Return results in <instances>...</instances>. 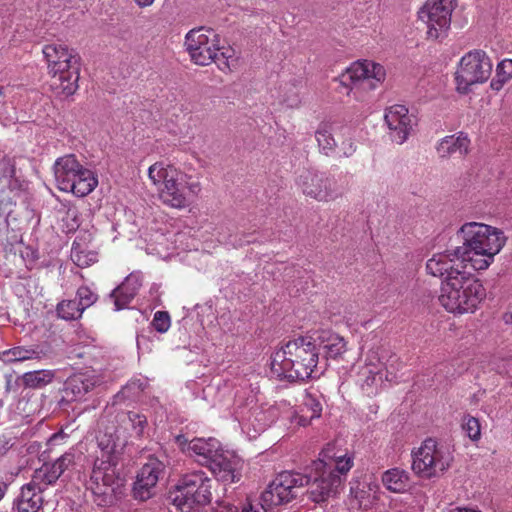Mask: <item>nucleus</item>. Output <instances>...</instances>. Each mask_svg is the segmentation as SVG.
<instances>
[{
	"label": "nucleus",
	"mask_w": 512,
	"mask_h": 512,
	"mask_svg": "<svg viewBox=\"0 0 512 512\" xmlns=\"http://www.w3.org/2000/svg\"><path fill=\"white\" fill-rule=\"evenodd\" d=\"M301 413L298 424L301 426H307L310 424L311 420L321 416L322 405L316 398L308 395L304 400Z\"/></svg>",
	"instance_id": "obj_38"
},
{
	"label": "nucleus",
	"mask_w": 512,
	"mask_h": 512,
	"mask_svg": "<svg viewBox=\"0 0 512 512\" xmlns=\"http://www.w3.org/2000/svg\"><path fill=\"white\" fill-rule=\"evenodd\" d=\"M384 487L393 493H404L410 488L409 473L400 468H391L382 474Z\"/></svg>",
	"instance_id": "obj_31"
},
{
	"label": "nucleus",
	"mask_w": 512,
	"mask_h": 512,
	"mask_svg": "<svg viewBox=\"0 0 512 512\" xmlns=\"http://www.w3.org/2000/svg\"><path fill=\"white\" fill-rule=\"evenodd\" d=\"M453 455L450 448L428 438L412 452V470L422 478L430 479L442 475L451 465Z\"/></svg>",
	"instance_id": "obj_10"
},
{
	"label": "nucleus",
	"mask_w": 512,
	"mask_h": 512,
	"mask_svg": "<svg viewBox=\"0 0 512 512\" xmlns=\"http://www.w3.org/2000/svg\"><path fill=\"white\" fill-rule=\"evenodd\" d=\"M75 299L86 310L97 301L98 295L90 287L83 285L77 289Z\"/></svg>",
	"instance_id": "obj_42"
},
{
	"label": "nucleus",
	"mask_w": 512,
	"mask_h": 512,
	"mask_svg": "<svg viewBox=\"0 0 512 512\" xmlns=\"http://www.w3.org/2000/svg\"><path fill=\"white\" fill-rule=\"evenodd\" d=\"M136 341H137L138 350L143 351V352L151 350L150 341H149L148 337L145 336L144 334H138Z\"/></svg>",
	"instance_id": "obj_52"
},
{
	"label": "nucleus",
	"mask_w": 512,
	"mask_h": 512,
	"mask_svg": "<svg viewBox=\"0 0 512 512\" xmlns=\"http://www.w3.org/2000/svg\"><path fill=\"white\" fill-rule=\"evenodd\" d=\"M462 429L472 441H477L481 437L480 422L473 416L467 415L463 418Z\"/></svg>",
	"instance_id": "obj_43"
},
{
	"label": "nucleus",
	"mask_w": 512,
	"mask_h": 512,
	"mask_svg": "<svg viewBox=\"0 0 512 512\" xmlns=\"http://www.w3.org/2000/svg\"><path fill=\"white\" fill-rule=\"evenodd\" d=\"M235 512H239L237 507ZM241 512H272V510L261 501L256 504L248 503L244 505Z\"/></svg>",
	"instance_id": "obj_50"
},
{
	"label": "nucleus",
	"mask_w": 512,
	"mask_h": 512,
	"mask_svg": "<svg viewBox=\"0 0 512 512\" xmlns=\"http://www.w3.org/2000/svg\"><path fill=\"white\" fill-rule=\"evenodd\" d=\"M236 506L229 503H220L215 507L212 512H235Z\"/></svg>",
	"instance_id": "obj_54"
},
{
	"label": "nucleus",
	"mask_w": 512,
	"mask_h": 512,
	"mask_svg": "<svg viewBox=\"0 0 512 512\" xmlns=\"http://www.w3.org/2000/svg\"><path fill=\"white\" fill-rule=\"evenodd\" d=\"M121 423L125 429L131 430V436L141 437L147 426V418L138 412L129 411L123 414Z\"/></svg>",
	"instance_id": "obj_39"
},
{
	"label": "nucleus",
	"mask_w": 512,
	"mask_h": 512,
	"mask_svg": "<svg viewBox=\"0 0 512 512\" xmlns=\"http://www.w3.org/2000/svg\"><path fill=\"white\" fill-rule=\"evenodd\" d=\"M42 52L52 75L53 85L66 96L74 94L78 89L79 56L63 44L45 45Z\"/></svg>",
	"instance_id": "obj_8"
},
{
	"label": "nucleus",
	"mask_w": 512,
	"mask_h": 512,
	"mask_svg": "<svg viewBox=\"0 0 512 512\" xmlns=\"http://www.w3.org/2000/svg\"><path fill=\"white\" fill-rule=\"evenodd\" d=\"M327 363L320 360L313 336L298 337L277 350L271 361L273 373L288 381L320 377Z\"/></svg>",
	"instance_id": "obj_2"
},
{
	"label": "nucleus",
	"mask_w": 512,
	"mask_h": 512,
	"mask_svg": "<svg viewBox=\"0 0 512 512\" xmlns=\"http://www.w3.org/2000/svg\"><path fill=\"white\" fill-rule=\"evenodd\" d=\"M381 351L371 348L365 356L364 364L358 370V382L368 394L376 392L384 382Z\"/></svg>",
	"instance_id": "obj_19"
},
{
	"label": "nucleus",
	"mask_w": 512,
	"mask_h": 512,
	"mask_svg": "<svg viewBox=\"0 0 512 512\" xmlns=\"http://www.w3.org/2000/svg\"><path fill=\"white\" fill-rule=\"evenodd\" d=\"M76 454L77 450L72 448L53 462L60 475H62L69 467L75 464Z\"/></svg>",
	"instance_id": "obj_46"
},
{
	"label": "nucleus",
	"mask_w": 512,
	"mask_h": 512,
	"mask_svg": "<svg viewBox=\"0 0 512 512\" xmlns=\"http://www.w3.org/2000/svg\"><path fill=\"white\" fill-rule=\"evenodd\" d=\"M312 336L317 351L319 352V355L322 352V360L325 362L328 359H337L341 357L347 350L345 339L330 330L318 331Z\"/></svg>",
	"instance_id": "obj_23"
},
{
	"label": "nucleus",
	"mask_w": 512,
	"mask_h": 512,
	"mask_svg": "<svg viewBox=\"0 0 512 512\" xmlns=\"http://www.w3.org/2000/svg\"><path fill=\"white\" fill-rule=\"evenodd\" d=\"M140 287V275L135 273L128 275L124 281L110 293V298L114 301L115 310L118 311L127 308L138 293Z\"/></svg>",
	"instance_id": "obj_27"
},
{
	"label": "nucleus",
	"mask_w": 512,
	"mask_h": 512,
	"mask_svg": "<svg viewBox=\"0 0 512 512\" xmlns=\"http://www.w3.org/2000/svg\"><path fill=\"white\" fill-rule=\"evenodd\" d=\"M465 263L467 261H464V256L457 253L456 247L453 250L434 254L426 262V271L434 277L447 280L449 277L458 276L457 273H464Z\"/></svg>",
	"instance_id": "obj_18"
},
{
	"label": "nucleus",
	"mask_w": 512,
	"mask_h": 512,
	"mask_svg": "<svg viewBox=\"0 0 512 512\" xmlns=\"http://www.w3.org/2000/svg\"><path fill=\"white\" fill-rule=\"evenodd\" d=\"M505 324L512 326V312H507L503 315Z\"/></svg>",
	"instance_id": "obj_59"
},
{
	"label": "nucleus",
	"mask_w": 512,
	"mask_h": 512,
	"mask_svg": "<svg viewBox=\"0 0 512 512\" xmlns=\"http://www.w3.org/2000/svg\"><path fill=\"white\" fill-rule=\"evenodd\" d=\"M125 445L126 440L121 439L116 431L106 430L97 436L98 451L87 489L93 494L98 506L112 505L124 494L126 480L117 465Z\"/></svg>",
	"instance_id": "obj_1"
},
{
	"label": "nucleus",
	"mask_w": 512,
	"mask_h": 512,
	"mask_svg": "<svg viewBox=\"0 0 512 512\" xmlns=\"http://www.w3.org/2000/svg\"><path fill=\"white\" fill-rule=\"evenodd\" d=\"M217 458L218 459L209 466L210 471L217 480L225 484L238 482L241 478L240 459L232 453L224 450Z\"/></svg>",
	"instance_id": "obj_21"
},
{
	"label": "nucleus",
	"mask_w": 512,
	"mask_h": 512,
	"mask_svg": "<svg viewBox=\"0 0 512 512\" xmlns=\"http://www.w3.org/2000/svg\"><path fill=\"white\" fill-rule=\"evenodd\" d=\"M71 260L80 268L88 267L98 261V254L75 240L71 248Z\"/></svg>",
	"instance_id": "obj_37"
},
{
	"label": "nucleus",
	"mask_w": 512,
	"mask_h": 512,
	"mask_svg": "<svg viewBox=\"0 0 512 512\" xmlns=\"http://www.w3.org/2000/svg\"><path fill=\"white\" fill-rule=\"evenodd\" d=\"M298 104V100L297 99H293V100H287V105L290 106V107H293V106H296Z\"/></svg>",
	"instance_id": "obj_63"
},
{
	"label": "nucleus",
	"mask_w": 512,
	"mask_h": 512,
	"mask_svg": "<svg viewBox=\"0 0 512 512\" xmlns=\"http://www.w3.org/2000/svg\"><path fill=\"white\" fill-rule=\"evenodd\" d=\"M55 371L49 369L34 370L18 377V384L25 389H42L53 382Z\"/></svg>",
	"instance_id": "obj_32"
},
{
	"label": "nucleus",
	"mask_w": 512,
	"mask_h": 512,
	"mask_svg": "<svg viewBox=\"0 0 512 512\" xmlns=\"http://www.w3.org/2000/svg\"><path fill=\"white\" fill-rule=\"evenodd\" d=\"M341 135L344 137L341 144L339 145V153L342 157H351L357 149V146L350 136V131L348 128L341 126Z\"/></svg>",
	"instance_id": "obj_44"
},
{
	"label": "nucleus",
	"mask_w": 512,
	"mask_h": 512,
	"mask_svg": "<svg viewBox=\"0 0 512 512\" xmlns=\"http://www.w3.org/2000/svg\"><path fill=\"white\" fill-rule=\"evenodd\" d=\"M470 140L463 132L445 136L436 145V151L440 158H448L455 153L465 155L468 153Z\"/></svg>",
	"instance_id": "obj_29"
},
{
	"label": "nucleus",
	"mask_w": 512,
	"mask_h": 512,
	"mask_svg": "<svg viewBox=\"0 0 512 512\" xmlns=\"http://www.w3.org/2000/svg\"><path fill=\"white\" fill-rule=\"evenodd\" d=\"M303 194L317 201H332L342 196L343 188L334 176L318 171H305L297 181Z\"/></svg>",
	"instance_id": "obj_15"
},
{
	"label": "nucleus",
	"mask_w": 512,
	"mask_h": 512,
	"mask_svg": "<svg viewBox=\"0 0 512 512\" xmlns=\"http://www.w3.org/2000/svg\"><path fill=\"white\" fill-rule=\"evenodd\" d=\"M341 134V126L332 122H322L315 131V138L318 143L319 150L326 156L335 153L337 142L334 138L335 134Z\"/></svg>",
	"instance_id": "obj_30"
},
{
	"label": "nucleus",
	"mask_w": 512,
	"mask_h": 512,
	"mask_svg": "<svg viewBox=\"0 0 512 512\" xmlns=\"http://www.w3.org/2000/svg\"><path fill=\"white\" fill-rule=\"evenodd\" d=\"M140 7L151 6L154 0H134Z\"/></svg>",
	"instance_id": "obj_58"
},
{
	"label": "nucleus",
	"mask_w": 512,
	"mask_h": 512,
	"mask_svg": "<svg viewBox=\"0 0 512 512\" xmlns=\"http://www.w3.org/2000/svg\"><path fill=\"white\" fill-rule=\"evenodd\" d=\"M232 416L243 433L256 438L279 417V410L275 406L259 405L254 395L244 397L237 393Z\"/></svg>",
	"instance_id": "obj_9"
},
{
	"label": "nucleus",
	"mask_w": 512,
	"mask_h": 512,
	"mask_svg": "<svg viewBox=\"0 0 512 512\" xmlns=\"http://www.w3.org/2000/svg\"><path fill=\"white\" fill-rule=\"evenodd\" d=\"M189 440L184 436V435H178L176 437V443L178 444V446L185 452L188 453V444H189Z\"/></svg>",
	"instance_id": "obj_56"
},
{
	"label": "nucleus",
	"mask_w": 512,
	"mask_h": 512,
	"mask_svg": "<svg viewBox=\"0 0 512 512\" xmlns=\"http://www.w3.org/2000/svg\"><path fill=\"white\" fill-rule=\"evenodd\" d=\"M176 487L174 503L182 512H191L211 500V479L202 470L184 474Z\"/></svg>",
	"instance_id": "obj_11"
},
{
	"label": "nucleus",
	"mask_w": 512,
	"mask_h": 512,
	"mask_svg": "<svg viewBox=\"0 0 512 512\" xmlns=\"http://www.w3.org/2000/svg\"><path fill=\"white\" fill-rule=\"evenodd\" d=\"M14 110V104H13V101H9V104L7 106V111L10 113V115L14 116L13 114H15V111ZM15 117H13L12 120H14Z\"/></svg>",
	"instance_id": "obj_61"
},
{
	"label": "nucleus",
	"mask_w": 512,
	"mask_h": 512,
	"mask_svg": "<svg viewBox=\"0 0 512 512\" xmlns=\"http://www.w3.org/2000/svg\"><path fill=\"white\" fill-rule=\"evenodd\" d=\"M223 451L220 442L213 437L194 438L188 444V454L202 466L209 467Z\"/></svg>",
	"instance_id": "obj_22"
},
{
	"label": "nucleus",
	"mask_w": 512,
	"mask_h": 512,
	"mask_svg": "<svg viewBox=\"0 0 512 512\" xmlns=\"http://www.w3.org/2000/svg\"><path fill=\"white\" fill-rule=\"evenodd\" d=\"M385 69L382 65L368 60L357 61L348 67L341 76V82L348 86H361L374 89L385 79Z\"/></svg>",
	"instance_id": "obj_16"
},
{
	"label": "nucleus",
	"mask_w": 512,
	"mask_h": 512,
	"mask_svg": "<svg viewBox=\"0 0 512 512\" xmlns=\"http://www.w3.org/2000/svg\"><path fill=\"white\" fill-rule=\"evenodd\" d=\"M457 234L463 241L461 246H457V253L478 271L487 269L506 243L500 229L479 222L463 224Z\"/></svg>",
	"instance_id": "obj_3"
},
{
	"label": "nucleus",
	"mask_w": 512,
	"mask_h": 512,
	"mask_svg": "<svg viewBox=\"0 0 512 512\" xmlns=\"http://www.w3.org/2000/svg\"><path fill=\"white\" fill-rule=\"evenodd\" d=\"M84 311L76 299L64 300L57 305V314L64 320H76Z\"/></svg>",
	"instance_id": "obj_41"
},
{
	"label": "nucleus",
	"mask_w": 512,
	"mask_h": 512,
	"mask_svg": "<svg viewBox=\"0 0 512 512\" xmlns=\"http://www.w3.org/2000/svg\"><path fill=\"white\" fill-rule=\"evenodd\" d=\"M457 274L442 281L439 302L450 313L474 312L486 297V290L471 273Z\"/></svg>",
	"instance_id": "obj_6"
},
{
	"label": "nucleus",
	"mask_w": 512,
	"mask_h": 512,
	"mask_svg": "<svg viewBox=\"0 0 512 512\" xmlns=\"http://www.w3.org/2000/svg\"><path fill=\"white\" fill-rule=\"evenodd\" d=\"M492 61L483 50H472L460 59L455 80L457 90L467 93L474 84L486 82L492 72Z\"/></svg>",
	"instance_id": "obj_13"
},
{
	"label": "nucleus",
	"mask_w": 512,
	"mask_h": 512,
	"mask_svg": "<svg viewBox=\"0 0 512 512\" xmlns=\"http://www.w3.org/2000/svg\"><path fill=\"white\" fill-rule=\"evenodd\" d=\"M253 241H254V239H250V237H247L244 240H240L239 245L249 244Z\"/></svg>",
	"instance_id": "obj_62"
},
{
	"label": "nucleus",
	"mask_w": 512,
	"mask_h": 512,
	"mask_svg": "<svg viewBox=\"0 0 512 512\" xmlns=\"http://www.w3.org/2000/svg\"><path fill=\"white\" fill-rule=\"evenodd\" d=\"M82 166L74 154L64 155L55 161L54 176L61 191L68 192V188H72L73 180Z\"/></svg>",
	"instance_id": "obj_24"
},
{
	"label": "nucleus",
	"mask_w": 512,
	"mask_h": 512,
	"mask_svg": "<svg viewBox=\"0 0 512 512\" xmlns=\"http://www.w3.org/2000/svg\"><path fill=\"white\" fill-rule=\"evenodd\" d=\"M96 380L87 374H75L69 377L63 387L62 401L72 402L82 399L95 385Z\"/></svg>",
	"instance_id": "obj_25"
},
{
	"label": "nucleus",
	"mask_w": 512,
	"mask_h": 512,
	"mask_svg": "<svg viewBox=\"0 0 512 512\" xmlns=\"http://www.w3.org/2000/svg\"><path fill=\"white\" fill-rule=\"evenodd\" d=\"M171 325V320L168 312L157 311L154 314L151 326L159 333H165L168 331Z\"/></svg>",
	"instance_id": "obj_47"
},
{
	"label": "nucleus",
	"mask_w": 512,
	"mask_h": 512,
	"mask_svg": "<svg viewBox=\"0 0 512 512\" xmlns=\"http://www.w3.org/2000/svg\"><path fill=\"white\" fill-rule=\"evenodd\" d=\"M147 382L142 378H135L130 380L119 393L116 395L118 399L135 401L140 394L144 391Z\"/></svg>",
	"instance_id": "obj_40"
},
{
	"label": "nucleus",
	"mask_w": 512,
	"mask_h": 512,
	"mask_svg": "<svg viewBox=\"0 0 512 512\" xmlns=\"http://www.w3.org/2000/svg\"><path fill=\"white\" fill-rule=\"evenodd\" d=\"M375 349L377 351H381V364H383L384 380L387 382L396 381L398 372L403 367L402 361L387 347L379 346L375 347Z\"/></svg>",
	"instance_id": "obj_36"
},
{
	"label": "nucleus",
	"mask_w": 512,
	"mask_h": 512,
	"mask_svg": "<svg viewBox=\"0 0 512 512\" xmlns=\"http://www.w3.org/2000/svg\"><path fill=\"white\" fill-rule=\"evenodd\" d=\"M43 492L27 483L13 502L14 512H43Z\"/></svg>",
	"instance_id": "obj_26"
},
{
	"label": "nucleus",
	"mask_w": 512,
	"mask_h": 512,
	"mask_svg": "<svg viewBox=\"0 0 512 512\" xmlns=\"http://www.w3.org/2000/svg\"><path fill=\"white\" fill-rule=\"evenodd\" d=\"M67 216L70 217L72 219V224L68 227V231H72V230H75L78 226H79V223L77 221V210L76 209H69L67 211Z\"/></svg>",
	"instance_id": "obj_55"
},
{
	"label": "nucleus",
	"mask_w": 512,
	"mask_h": 512,
	"mask_svg": "<svg viewBox=\"0 0 512 512\" xmlns=\"http://www.w3.org/2000/svg\"><path fill=\"white\" fill-rule=\"evenodd\" d=\"M7 490V484L0 479V500L4 497Z\"/></svg>",
	"instance_id": "obj_60"
},
{
	"label": "nucleus",
	"mask_w": 512,
	"mask_h": 512,
	"mask_svg": "<svg viewBox=\"0 0 512 512\" xmlns=\"http://www.w3.org/2000/svg\"><path fill=\"white\" fill-rule=\"evenodd\" d=\"M15 88L13 86L0 87V118H5L12 121L13 116L7 111L8 103L3 101L2 98L11 99L14 97Z\"/></svg>",
	"instance_id": "obj_45"
},
{
	"label": "nucleus",
	"mask_w": 512,
	"mask_h": 512,
	"mask_svg": "<svg viewBox=\"0 0 512 512\" xmlns=\"http://www.w3.org/2000/svg\"><path fill=\"white\" fill-rule=\"evenodd\" d=\"M73 182L74 185L72 188H68V192H72L77 197H84L97 187L98 178L93 171L82 166Z\"/></svg>",
	"instance_id": "obj_33"
},
{
	"label": "nucleus",
	"mask_w": 512,
	"mask_h": 512,
	"mask_svg": "<svg viewBox=\"0 0 512 512\" xmlns=\"http://www.w3.org/2000/svg\"><path fill=\"white\" fill-rule=\"evenodd\" d=\"M60 476L54 463H45L34 471L29 483L44 492L49 485L56 483Z\"/></svg>",
	"instance_id": "obj_35"
},
{
	"label": "nucleus",
	"mask_w": 512,
	"mask_h": 512,
	"mask_svg": "<svg viewBox=\"0 0 512 512\" xmlns=\"http://www.w3.org/2000/svg\"><path fill=\"white\" fill-rule=\"evenodd\" d=\"M60 476L54 463H45L34 471L29 483L44 492L49 485L56 483Z\"/></svg>",
	"instance_id": "obj_34"
},
{
	"label": "nucleus",
	"mask_w": 512,
	"mask_h": 512,
	"mask_svg": "<svg viewBox=\"0 0 512 512\" xmlns=\"http://www.w3.org/2000/svg\"><path fill=\"white\" fill-rule=\"evenodd\" d=\"M148 177L156 187L161 201L177 209L188 206L201 190L200 183L184 172L162 162L148 169Z\"/></svg>",
	"instance_id": "obj_5"
},
{
	"label": "nucleus",
	"mask_w": 512,
	"mask_h": 512,
	"mask_svg": "<svg viewBox=\"0 0 512 512\" xmlns=\"http://www.w3.org/2000/svg\"><path fill=\"white\" fill-rule=\"evenodd\" d=\"M313 479L310 471L306 474L285 471L280 473L261 494V501L272 510L273 507L286 504L303 493L306 485L311 486Z\"/></svg>",
	"instance_id": "obj_12"
},
{
	"label": "nucleus",
	"mask_w": 512,
	"mask_h": 512,
	"mask_svg": "<svg viewBox=\"0 0 512 512\" xmlns=\"http://www.w3.org/2000/svg\"><path fill=\"white\" fill-rule=\"evenodd\" d=\"M384 119L392 141L403 144L408 139L413 126L408 109L404 105H393L386 110Z\"/></svg>",
	"instance_id": "obj_20"
},
{
	"label": "nucleus",
	"mask_w": 512,
	"mask_h": 512,
	"mask_svg": "<svg viewBox=\"0 0 512 512\" xmlns=\"http://www.w3.org/2000/svg\"><path fill=\"white\" fill-rule=\"evenodd\" d=\"M186 50L191 60L201 66L214 62L221 71H231L233 51L220 46V36L210 28L199 27L185 36Z\"/></svg>",
	"instance_id": "obj_7"
},
{
	"label": "nucleus",
	"mask_w": 512,
	"mask_h": 512,
	"mask_svg": "<svg viewBox=\"0 0 512 512\" xmlns=\"http://www.w3.org/2000/svg\"><path fill=\"white\" fill-rule=\"evenodd\" d=\"M496 72L503 75L506 79H512V59H504L498 63Z\"/></svg>",
	"instance_id": "obj_49"
},
{
	"label": "nucleus",
	"mask_w": 512,
	"mask_h": 512,
	"mask_svg": "<svg viewBox=\"0 0 512 512\" xmlns=\"http://www.w3.org/2000/svg\"><path fill=\"white\" fill-rule=\"evenodd\" d=\"M47 353L39 344L15 346L0 352V360L6 364L20 363L29 360H41Z\"/></svg>",
	"instance_id": "obj_28"
},
{
	"label": "nucleus",
	"mask_w": 512,
	"mask_h": 512,
	"mask_svg": "<svg viewBox=\"0 0 512 512\" xmlns=\"http://www.w3.org/2000/svg\"><path fill=\"white\" fill-rule=\"evenodd\" d=\"M454 0H427L418 11L419 20L426 26L430 40H442L448 35Z\"/></svg>",
	"instance_id": "obj_14"
},
{
	"label": "nucleus",
	"mask_w": 512,
	"mask_h": 512,
	"mask_svg": "<svg viewBox=\"0 0 512 512\" xmlns=\"http://www.w3.org/2000/svg\"><path fill=\"white\" fill-rule=\"evenodd\" d=\"M509 80L506 79L503 75L496 72L495 77L490 82V87L494 91H499L503 88L505 83H507Z\"/></svg>",
	"instance_id": "obj_51"
},
{
	"label": "nucleus",
	"mask_w": 512,
	"mask_h": 512,
	"mask_svg": "<svg viewBox=\"0 0 512 512\" xmlns=\"http://www.w3.org/2000/svg\"><path fill=\"white\" fill-rule=\"evenodd\" d=\"M12 447L11 440L7 436H0V459L3 458Z\"/></svg>",
	"instance_id": "obj_53"
},
{
	"label": "nucleus",
	"mask_w": 512,
	"mask_h": 512,
	"mask_svg": "<svg viewBox=\"0 0 512 512\" xmlns=\"http://www.w3.org/2000/svg\"><path fill=\"white\" fill-rule=\"evenodd\" d=\"M446 512H481V511L478 509L468 508V507H454V508L448 509Z\"/></svg>",
	"instance_id": "obj_57"
},
{
	"label": "nucleus",
	"mask_w": 512,
	"mask_h": 512,
	"mask_svg": "<svg viewBox=\"0 0 512 512\" xmlns=\"http://www.w3.org/2000/svg\"><path fill=\"white\" fill-rule=\"evenodd\" d=\"M352 465L353 460L347 453L338 454L334 446L328 445L320 453V457L307 467L313 479L307 490L309 498L313 502L320 503L337 494L343 477Z\"/></svg>",
	"instance_id": "obj_4"
},
{
	"label": "nucleus",
	"mask_w": 512,
	"mask_h": 512,
	"mask_svg": "<svg viewBox=\"0 0 512 512\" xmlns=\"http://www.w3.org/2000/svg\"><path fill=\"white\" fill-rule=\"evenodd\" d=\"M165 465L157 458L149 460L140 468L133 484L132 493L135 499L146 501L156 494L157 483L164 473Z\"/></svg>",
	"instance_id": "obj_17"
},
{
	"label": "nucleus",
	"mask_w": 512,
	"mask_h": 512,
	"mask_svg": "<svg viewBox=\"0 0 512 512\" xmlns=\"http://www.w3.org/2000/svg\"><path fill=\"white\" fill-rule=\"evenodd\" d=\"M15 175V164L12 158L4 156L0 160V177L12 178Z\"/></svg>",
	"instance_id": "obj_48"
}]
</instances>
